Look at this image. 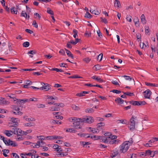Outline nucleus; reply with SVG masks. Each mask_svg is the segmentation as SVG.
<instances>
[{
	"label": "nucleus",
	"instance_id": "obj_1",
	"mask_svg": "<svg viewBox=\"0 0 158 158\" xmlns=\"http://www.w3.org/2000/svg\"><path fill=\"white\" fill-rule=\"evenodd\" d=\"M130 146L129 141H125L120 146V151L121 153H124L127 151Z\"/></svg>",
	"mask_w": 158,
	"mask_h": 158
},
{
	"label": "nucleus",
	"instance_id": "obj_2",
	"mask_svg": "<svg viewBox=\"0 0 158 158\" xmlns=\"http://www.w3.org/2000/svg\"><path fill=\"white\" fill-rule=\"evenodd\" d=\"M135 118L133 116H132V117L130 119L129 124L128 127L130 130L131 131H133L135 128Z\"/></svg>",
	"mask_w": 158,
	"mask_h": 158
},
{
	"label": "nucleus",
	"instance_id": "obj_3",
	"mask_svg": "<svg viewBox=\"0 0 158 158\" xmlns=\"http://www.w3.org/2000/svg\"><path fill=\"white\" fill-rule=\"evenodd\" d=\"M72 118L73 125H80L81 123L84 122L82 121V118H77L75 117Z\"/></svg>",
	"mask_w": 158,
	"mask_h": 158
},
{
	"label": "nucleus",
	"instance_id": "obj_4",
	"mask_svg": "<svg viewBox=\"0 0 158 158\" xmlns=\"http://www.w3.org/2000/svg\"><path fill=\"white\" fill-rule=\"evenodd\" d=\"M3 141L6 145L11 146L12 147H16L17 146V145L15 143L14 141L11 140L10 139H9L8 141H7L5 139H4V140H3Z\"/></svg>",
	"mask_w": 158,
	"mask_h": 158
},
{
	"label": "nucleus",
	"instance_id": "obj_5",
	"mask_svg": "<svg viewBox=\"0 0 158 158\" xmlns=\"http://www.w3.org/2000/svg\"><path fill=\"white\" fill-rule=\"evenodd\" d=\"M82 121L84 122L89 123H91L94 122L93 118L91 116H86L85 118H82Z\"/></svg>",
	"mask_w": 158,
	"mask_h": 158
},
{
	"label": "nucleus",
	"instance_id": "obj_6",
	"mask_svg": "<svg viewBox=\"0 0 158 158\" xmlns=\"http://www.w3.org/2000/svg\"><path fill=\"white\" fill-rule=\"evenodd\" d=\"M11 108L13 110H15L17 112L18 115H21L23 114V113L20 111V109L19 107L16 105H12Z\"/></svg>",
	"mask_w": 158,
	"mask_h": 158
},
{
	"label": "nucleus",
	"instance_id": "obj_7",
	"mask_svg": "<svg viewBox=\"0 0 158 158\" xmlns=\"http://www.w3.org/2000/svg\"><path fill=\"white\" fill-rule=\"evenodd\" d=\"M20 122V120L19 119H17V121H16V122H10L8 123V126L10 127H16L17 126H18L19 123Z\"/></svg>",
	"mask_w": 158,
	"mask_h": 158
},
{
	"label": "nucleus",
	"instance_id": "obj_8",
	"mask_svg": "<svg viewBox=\"0 0 158 158\" xmlns=\"http://www.w3.org/2000/svg\"><path fill=\"white\" fill-rule=\"evenodd\" d=\"M144 94V97L145 98H150L151 92L149 89H147L143 92Z\"/></svg>",
	"mask_w": 158,
	"mask_h": 158
},
{
	"label": "nucleus",
	"instance_id": "obj_9",
	"mask_svg": "<svg viewBox=\"0 0 158 158\" xmlns=\"http://www.w3.org/2000/svg\"><path fill=\"white\" fill-rule=\"evenodd\" d=\"M18 101L17 104H19L20 105H22L24 104L26 102L28 101L29 100L27 99H19Z\"/></svg>",
	"mask_w": 158,
	"mask_h": 158
},
{
	"label": "nucleus",
	"instance_id": "obj_10",
	"mask_svg": "<svg viewBox=\"0 0 158 158\" xmlns=\"http://www.w3.org/2000/svg\"><path fill=\"white\" fill-rule=\"evenodd\" d=\"M46 84L47 85H45L40 87V89L41 90L44 89L45 91H47L50 89H51V87L49 85V84Z\"/></svg>",
	"mask_w": 158,
	"mask_h": 158
},
{
	"label": "nucleus",
	"instance_id": "obj_11",
	"mask_svg": "<svg viewBox=\"0 0 158 158\" xmlns=\"http://www.w3.org/2000/svg\"><path fill=\"white\" fill-rule=\"evenodd\" d=\"M153 151H151L150 150H148L146 151L145 152V156H146L147 155L150 156L151 157H153L155 155V153H153Z\"/></svg>",
	"mask_w": 158,
	"mask_h": 158
},
{
	"label": "nucleus",
	"instance_id": "obj_12",
	"mask_svg": "<svg viewBox=\"0 0 158 158\" xmlns=\"http://www.w3.org/2000/svg\"><path fill=\"white\" fill-rule=\"evenodd\" d=\"M77 135H78L80 136L81 137H85V138H90V135H91L90 134H89L88 133H78Z\"/></svg>",
	"mask_w": 158,
	"mask_h": 158
},
{
	"label": "nucleus",
	"instance_id": "obj_13",
	"mask_svg": "<svg viewBox=\"0 0 158 158\" xmlns=\"http://www.w3.org/2000/svg\"><path fill=\"white\" fill-rule=\"evenodd\" d=\"M110 139V137H106L105 136H102V139L100 140H101V142L106 143L110 142V140H109V139Z\"/></svg>",
	"mask_w": 158,
	"mask_h": 158
},
{
	"label": "nucleus",
	"instance_id": "obj_14",
	"mask_svg": "<svg viewBox=\"0 0 158 158\" xmlns=\"http://www.w3.org/2000/svg\"><path fill=\"white\" fill-rule=\"evenodd\" d=\"M115 101L119 104H122L124 101L121 98L118 97L115 100Z\"/></svg>",
	"mask_w": 158,
	"mask_h": 158
},
{
	"label": "nucleus",
	"instance_id": "obj_15",
	"mask_svg": "<svg viewBox=\"0 0 158 158\" xmlns=\"http://www.w3.org/2000/svg\"><path fill=\"white\" fill-rule=\"evenodd\" d=\"M114 6L115 7L119 8L120 6V3L118 0H115L114 2Z\"/></svg>",
	"mask_w": 158,
	"mask_h": 158
},
{
	"label": "nucleus",
	"instance_id": "obj_16",
	"mask_svg": "<svg viewBox=\"0 0 158 158\" xmlns=\"http://www.w3.org/2000/svg\"><path fill=\"white\" fill-rule=\"evenodd\" d=\"M118 153V150L117 149H115L114 150V152L112 153L111 156L112 157H114L117 156Z\"/></svg>",
	"mask_w": 158,
	"mask_h": 158
},
{
	"label": "nucleus",
	"instance_id": "obj_17",
	"mask_svg": "<svg viewBox=\"0 0 158 158\" xmlns=\"http://www.w3.org/2000/svg\"><path fill=\"white\" fill-rule=\"evenodd\" d=\"M15 6L12 7L10 8V11L11 12L12 14L16 15L17 14V10L15 9Z\"/></svg>",
	"mask_w": 158,
	"mask_h": 158
},
{
	"label": "nucleus",
	"instance_id": "obj_18",
	"mask_svg": "<svg viewBox=\"0 0 158 158\" xmlns=\"http://www.w3.org/2000/svg\"><path fill=\"white\" fill-rule=\"evenodd\" d=\"M145 84L146 85L148 86H154V87H158V85L157 84H153V83H148L147 82H145Z\"/></svg>",
	"mask_w": 158,
	"mask_h": 158
},
{
	"label": "nucleus",
	"instance_id": "obj_19",
	"mask_svg": "<svg viewBox=\"0 0 158 158\" xmlns=\"http://www.w3.org/2000/svg\"><path fill=\"white\" fill-rule=\"evenodd\" d=\"M141 19V21L143 24H145L146 23V20L145 19V16L144 15L142 14L140 17Z\"/></svg>",
	"mask_w": 158,
	"mask_h": 158
},
{
	"label": "nucleus",
	"instance_id": "obj_20",
	"mask_svg": "<svg viewBox=\"0 0 158 158\" xmlns=\"http://www.w3.org/2000/svg\"><path fill=\"white\" fill-rule=\"evenodd\" d=\"M73 110H79L80 109V108L74 104H73L71 106Z\"/></svg>",
	"mask_w": 158,
	"mask_h": 158
},
{
	"label": "nucleus",
	"instance_id": "obj_21",
	"mask_svg": "<svg viewBox=\"0 0 158 158\" xmlns=\"http://www.w3.org/2000/svg\"><path fill=\"white\" fill-rule=\"evenodd\" d=\"M86 113H92L94 112V110L93 108H87L85 110Z\"/></svg>",
	"mask_w": 158,
	"mask_h": 158
},
{
	"label": "nucleus",
	"instance_id": "obj_22",
	"mask_svg": "<svg viewBox=\"0 0 158 158\" xmlns=\"http://www.w3.org/2000/svg\"><path fill=\"white\" fill-rule=\"evenodd\" d=\"M17 128V129L16 131V134L17 136H18L21 135L22 134V131L21 129Z\"/></svg>",
	"mask_w": 158,
	"mask_h": 158
},
{
	"label": "nucleus",
	"instance_id": "obj_23",
	"mask_svg": "<svg viewBox=\"0 0 158 158\" xmlns=\"http://www.w3.org/2000/svg\"><path fill=\"white\" fill-rule=\"evenodd\" d=\"M66 131L67 132H76V131L73 128H69L66 130Z\"/></svg>",
	"mask_w": 158,
	"mask_h": 158
},
{
	"label": "nucleus",
	"instance_id": "obj_24",
	"mask_svg": "<svg viewBox=\"0 0 158 158\" xmlns=\"http://www.w3.org/2000/svg\"><path fill=\"white\" fill-rule=\"evenodd\" d=\"M52 123L54 124H61V122H59L58 120L52 119Z\"/></svg>",
	"mask_w": 158,
	"mask_h": 158
},
{
	"label": "nucleus",
	"instance_id": "obj_25",
	"mask_svg": "<svg viewBox=\"0 0 158 158\" xmlns=\"http://www.w3.org/2000/svg\"><path fill=\"white\" fill-rule=\"evenodd\" d=\"M6 97H9L10 98L14 99L15 98V94H10V95L8 94H7L6 95Z\"/></svg>",
	"mask_w": 158,
	"mask_h": 158
},
{
	"label": "nucleus",
	"instance_id": "obj_26",
	"mask_svg": "<svg viewBox=\"0 0 158 158\" xmlns=\"http://www.w3.org/2000/svg\"><path fill=\"white\" fill-rule=\"evenodd\" d=\"M47 12L48 14L51 15H54L53 11L48 8L47 9Z\"/></svg>",
	"mask_w": 158,
	"mask_h": 158
},
{
	"label": "nucleus",
	"instance_id": "obj_27",
	"mask_svg": "<svg viewBox=\"0 0 158 158\" xmlns=\"http://www.w3.org/2000/svg\"><path fill=\"white\" fill-rule=\"evenodd\" d=\"M123 94L126 95H127L129 96H132L134 95V93H130L129 92H123Z\"/></svg>",
	"mask_w": 158,
	"mask_h": 158
},
{
	"label": "nucleus",
	"instance_id": "obj_28",
	"mask_svg": "<svg viewBox=\"0 0 158 158\" xmlns=\"http://www.w3.org/2000/svg\"><path fill=\"white\" fill-rule=\"evenodd\" d=\"M69 78H82V77L77 75H75L69 77Z\"/></svg>",
	"mask_w": 158,
	"mask_h": 158
},
{
	"label": "nucleus",
	"instance_id": "obj_29",
	"mask_svg": "<svg viewBox=\"0 0 158 158\" xmlns=\"http://www.w3.org/2000/svg\"><path fill=\"white\" fill-rule=\"evenodd\" d=\"M4 99L3 98V100H0V104H6L9 103L8 102L4 100Z\"/></svg>",
	"mask_w": 158,
	"mask_h": 158
},
{
	"label": "nucleus",
	"instance_id": "obj_30",
	"mask_svg": "<svg viewBox=\"0 0 158 158\" xmlns=\"http://www.w3.org/2000/svg\"><path fill=\"white\" fill-rule=\"evenodd\" d=\"M93 137L94 138V140L98 139H102V136H101L94 135L93 136Z\"/></svg>",
	"mask_w": 158,
	"mask_h": 158
},
{
	"label": "nucleus",
	"instance_id": "obj_31",
	"mask_svg": "<svg viewBox=\"0 0 158 158\" xmlns=\"http://www.w3.org/2000/svg\"><path fill=\"white\" fill-rule=\"evenodd\" d=\"M53 106L55 108V110L56 111H59L60 110V108L58 103L54 104Z\"/></svg>",
	"mask_w": 158,
	"mask_h": 158
},
{
	"label": "nucleus",
	"instance_id": "obj_32",
	"mask_svg": "<svg viewBox=\"0 0 158 158\" xmlns=\"http://www.w3.org/2000/svg\"><path fill=\"white\" fill-rule=\"evenodd\" d=\"M24 125L27 127H31L34 125V123H31V122H29V123H24Z\"/></svg>",
	"mask_w": 158,
	"mask_h": 158
},
{
	"label": "nucleus",
	"instance_id": "obj_33",
	"mask_svg": "<svg viewBox=\"0 0 158 158\" xmlns=\"http://www.w3.org/2000/svg\"><path fill=\"white\" fill-rule=\"evenodd\" d=\"M29 43L27 41L24 42L23 44V47L25 48L28 47L29 46Z\"/></svg>",
	"mask_w": 158,
	"mask_h": 158
},
{
	"label": "nucleus",
	"instance_id": "obj_34",
	"mask_svg": "<svg viewBox=\"0 0 158 158\" xmlns=\"http://www.w3.org/2000/svg\"><path fill=\"white\" fill-rule=\"evenodd\" d=\"M96 80L99 83H102L104 82V81L103 80L101 79L99 76L97 77V78Z\"/></svg>",
	"mask_w": 158,
	"mask_h": 158
},
{
	"label": "nucleus",
	"instance_id": "obj_35",
	"mask_svg": "<svg viewBox=\"0 0 158 158\" xmlns=\"http://www.w3.org/2000/svg\"><path fill=\"white\" fill-rule=\"evenodd\" d=\"M40 146V141L39 140L35 144V146H33V148H39Z\"/></svg>",
	"mask_w": 158,
	"mask_h": 158
},
{
	"label": "nucleus",
	"instance_id": "obj_36",
	"mask_svg": "<svg viewBox=\"0 0 158 158\" xmlns=\"http://www.w3.org/2000/svg\"><path fill=\"white\" fill-rule=\"evenodd\" d=\"M90 11L91 13L94 14L95 15H98L100 14V12L98 11L95 10H92V12H91V10H90Z\"/></svg>",
	"mask_w": 158,
	"mask_h": 158
},
{
	"label": "nucleus",
	"instance_id": "obj_37",
	"mask_svg": "<svg viewBox=\"0 0 158 158\" xmlns=\"http://www.w3.org/2000/svg\"><path fill=\"white\" fill-rule=\"evenodd\" d=\"M84 61L85 62L87 63H88L90 61L91 59L89 57H86L84 58L83 59Z\"/></svg>",
	"mask_w": 158,
	"mask_h": 158
},
{
	"label": "nucleus",
	"instance_id": "obj_38",
	"mask_svg": "<svg viewBox=\"0 0 158 158\" xmlns=\"http://www.w3.org/2000/svg\"><path fill=\"white\" fill-rule=\"evenodd\" d=\"M17 128L16 127H14L12 129V130L10 131L12 133H14L15 134H16V131H17Z\"/></svg>",
	"mask_w": 158,
	"mask_h": 158
},
{
	"label": "nucleus",
	"instance_id": "obj_39",
	"mask_svg": "<svg viewBox=\"0 0 158 158\" xmlns=\"http://www.w3.org/2000/svg\"><path fill=\"white\" fill-rule=\"evenodd\" d=\"M66 53H67V54L68 56L70 57L72 59H74L73 56V55L71 53L70 51H69V52H67Z\"/></svg>",
	"mask_w": 158,
	"mask_h": 158
},
{
	"label": "nucleus",
	"instance_id": "obj_40",
	"mask_svg": "<svg viewBox=\"0 0 158 158\" xmlns=\"http://www.w3.org/2000/svg\"><path fill=\"white\" fill-rule=\"evenodd\" d=\"M92 17V16L87 11L86 13L85 14V17L88 18H90Z\"/></svg>",
	"mask_w": 158,
	"mask_h": 158
},
{
	"label": "nucleus",
	"instance_id": "obj_41",
	"mask_svg": "<svg viewBox=\"0 0 158 158\" xmlns=\"http://www.w3.org/2000/svg\"><path fill=\"white\" fill-rule=\"evenodd\" d=\"M89 129H91L89 131V132H92L94 133H97V131L96 130L95 128H92L91 127H89Z\"/></svg>",
	"mask_w": 158,
	"mask_h": 158
},
{
	"label": "nucleus",
	"instance_id": "obj_42",
	"mask_svg": "<svg viewBox=\"0 0 158 158\" xmlns=\"http://www.w3.org/2000/svg\"><path fill=\"white\" fill-rule=\"evenodd\" d=\"M48 97L47 98L48 99V100H49V101H52V100H57V98H53L52 97V96H47Z\"/></svg>",
	"mask_w": 158,
	"mask_h": 158
},
{
	"label": "nucleus",
	"instance_id": "obj_43",
	"mask_svg": "<svg viewBox=\"0 0 158 158\" xmlns=\"http://www.w3.org/2000/svg\"><path fill=\"white\" fill-rule=\"evenodd\" d=\"M73 32L74 33V34L73 35V37L75 38H76V36L77 35V30H76L75 29H74L73 30Z\"/></svg>",
	"mask_w": 158,
	"mask_h": 158
},
{
	"label": "nucleus",
	"instance_id": "obj_44",
	"mask_svg": "<svg viewBox=\"0 0 158 158\" xmlns=\"http://www.w3.org/2000/svg\"><path fill=\"white\" fill-rule=\"evenodd\" d=\"M117 136L115 135H112L111 134V137H110V139H109V140H113L114 139H115L117 138Z\"/></svg>",
	"mask_w": 158,
	"mask_h": 158
},
{
	"label": "nucleus",
	"instance_id": "obj_45",
	"mask_svg": "<svg viewBox=\"0 0 158 158\" xmlns=\"http://www.w3.org/2000/svg\"><path fill=\"white\" fill-rule=\"evenodd\" d=\"M21 16H23L25 18H27V14L25 12H24L23 11H22Z\"/></svg>",
	"mask_w": 158,
	"mask_h": 158
},
{
	"label": "nucleus",
	"instance_id": "obj_46",
	"mask_svg": "<svg viewBox=\"0 0 158 158\" xmlns=\"http://www.w3.org/2000/svg\"><path fill=\"white\" fill-rule=\"evenodd\" d=\"M105 125V124L104 123L102 122H100L98 124V125L97 126V128H100L101 127L104 126Z\"/></svg>",
	"mask_w": 158,
	"mask_h": 158
},
{
	"label": "nucleus",
	"instance_id": "obj_47",
	"mask_svg": "<svg viewBox=\"0 0 158 158\" xmlns=\"http://www.w3.org/2000/svg\"><path fill=\"white\" fill-rule=\"evenodd\" d=\"M59 65L61 67H64L65 68H67L68 67V66L67 65V64L64 63H60L59 64Z\"/></svg>",
	"mask_w": 158,
	"mask_h": 158
},
{
	"label": "nucleus",
	"instance_id": "obj_48",
	"mask_svg": "<svg viewBox=\"0 0 158 158\" xmlns=\"http://www.w3.org/2000/svg\"><path fill=\"white\" fill-rule=\"evenodd\" d=\"M95 68L96 70H98L100 69V66L99 64H97L95 65L94 67Z\"/></svg>",
	"mask_w": 158,
	"mask_h": 158
},
{
	"label": "nucleus",
	"instance_id": "obj_49",
	"mask_svg": "<svg viewBox=\"0 0 158 158\" xmlns=\"http://www.w3.org/2000/svg\"><path fill=\"white\" fill-rule=\"evenodd\" d=\"M100 19L101 20V21L103 23H104L105 24L107 23L108 22L106 19L105 18L103 19L102 17H101Z\"/></svg>",
	"mask_w": 158,
	"mask_h": 158
},
{
	"label": "nucleus",
	"instance_id": "obj_50",
	"mask_svg": "<svg viewBox=\"0 0 158 158\" xmlns=\"http://www.w3.org/2000/svg\"><path fill=\"white\" fill-rule=\"evenodd\" d=\"M116 122L118 124L120 123H122L123 124L125 123L124 122V120L123 119L118 120Z\"/></svg>",
	"mask_w": 158,
	"mask_h": 158
},
{
	"label": "nucleus",
	"instance_id": "obj_51",
	"mask_svg": "<svg viewBox=\"0 0 158 158\" xmlns=\"http://www.w3.org/2000/svg\"><path fill=\"white\" fill-rule=\"evenodd\" d=\"M76 95L79 97H81L85 96V95L83 94L82 93V92H81L80 93L77 94Z\"/></svg>",
	"mask_w": 158,
	"mask_h": 158
},
{
	"label": "nucleus",
	"instance_id": "obj_52",
	"mask_svg": "<svg viewBox=\"0 0 158 158\" xmlns=\"http://www.w3.org/2000/svg\"><path fill=\"white\" fill-rule=\"evenodd\" d=\"M62 150L61 149H60V151H59V152H58L59 153V154H58V155L61 156H65L66 155H65L64 153H63L62 152Z\"/></svg>",
	"mask_w": 158,
	"mask_h": 158
},
{
	"label": "nucleus",
	"instance_id": "obj_53",
	"mask_svg": "<svg viewBox=\"0 0 158 158\" xmlns=\"http://www.w3.org/2000/svg\"><path fill=\"white\" fill-rule=\"evenodd\" d=\"M133 103H132V105L133 106H139V101H134Z\"/></svg>",
	"mask_w": 158,
	"mask_h": 158
},
{
	"label": "nucleus",
	"instance_id": "obj_54",
	"mask_svg": "<svg viewBox=\"0 0 158 158\" xmlns=\"http://www.w3.org/2000/svg\"><path fill=\"white\" fill-rule=\"evenodd\" d=\"M36 51L34 50H30L28 52V54H36Z\"/></svg>",
	"mask_w": 158,
	"mask_h": 158
},
{
	"label": "nucleus",
	"instance_id": "obj_55",
	"mask_svg": "<svg viewBox=\"0 0 158 158\" xmlns=\"http://www.w3.org/2000/svg\"><path fill=\"white\" fill-rule=\"evenodd\" d=\"M46 138L47 139L49 140H52L54 139V136H48L46 137Z\"/></svg>",
	"mask_w": 158,
	"mask_h": 158
},
{
	"label": "nucleus",
	"instance_id": "obj_56",
	"mask_svg": "<svg viewBox=\"0 0 158 158\" xmlns=\"http://www.w3.org/2000/svg\"><path fill=\"white\" fill-rule=\"evenodd\" d=\"M111 133L110 132H107L106 133H105L104 134V135L105 136H107V137H111Z\"/></svg>",
	"mask_w": 158,
	"mask_h": 158
},
{
	"label": "nucleus",
	"instance_id": "obj_57",
	"mask_svg": "<svg viewBox=\"0 0 158 158\" xmlns=\"http://www.w3.org/2000/svg\"><path fill=\"white\" fill-rule=\"evenodd\" d=\"M111 92H112L116 93V94H119L121 93V91L120 90H117L116 89H113L112 90Z\"/></svg>",
	"mask_w": 158,
	"mask_h": 158
},
{
	"label": "nucleus",
	"instance_id": "obj_58",
	"mask_svg": "<svg viewBox=\"0 0 158 158\" xmlns=\"http://www.w3.org/2000/svg\"><path fill=\"white\" fill-rule=\"evenodd\" d=\"M32 25H33V26L35 28H37L38 27V24L35 20H34L33 21Z\"/></svg>",
	"mask_w": 158,
	"mask_h": 158
},
{
	"label": "nucleus",
	"instance_id": "obj_59",
	"mask_svg": "<svg viewBox=\"0 0 158 158\" xmlns=\"http://www.w3.org/2000/svg\"><path fill=\"white\" fill-rule=\"evenodd\" d=\"M67 47L69 48H71L72 46L70 42H68L66 45Z\"/></svg>",
	"mask_w": 158,
	"mask_h": 158
},
{
	"label": "nucleus",
	"instance_id": "obj_60",
	"mask_svg": "<svg viewBox=\"0 0 158 158\" xmlns=\"http://www.w3.org/2000/svg\"><path fill=\"white\" fill-rule=\"evenodd\" d=\"M25 31L27 32V33H29L30 34H32V33H33V32L32 31V30H31L29 29H25Z\"/></svg>",
	"mask_w": 158,
	"mask_h": 158
},
{
	"label": "nucleus",
	"instance_id": "obj_61",
	"mask_svg": "<svg viewBox=\"0 0 158 158\" xmlns=\"http://www.w3.org/2000/svg\"><path fill=\"white\" fill-rule=\"evenodd\" d=\"M13 157H14L15 158H19V156L15 153H12Z\"/></svg>",
	"mask_w": 158,
	"mask_h": 158
},
{
	"label": "nucleus",
	"instance_id": "obj_62",
	"mask_svg": "<svg viewBox=\"0 0 158 158\" xmlns=\"http://www.w3.org/2000/svg\"><path fill=\"white\" fill-rule=\"evenodd\" d=\"M37 137L39 139H40L41 140H44L46 138V137H44V136L42 135L40 136H37Z\"/></svg>",
	"mask_w": 158,
	"mask_h": 158
},
{
	"label": "nucleus",
	"instance_id": "obj_63",
	"mask_svg": "<svg viewBox=\"0 0 158 158\" xmlns=\"http://www.w3.org/2000/svg\"><path fill=\"white\" fill-rule=\"evenodd\" d=\"M84 35L85 36H87V37H89L91 35V33H89L88 32L86 31Z\"/></svg>",
	"mask_w": 158,
	"mask_h": 158
},
{
	"label": "nucleus",
	"instance_id": "obj_64",
	"mask_svg": "<svg viewBox=\"0 0 158 158\" xmlns=\"http://www.w3.org/2000/svg\"><path fill=\"white\" fill-rule=\"evenodd\" d=\"M37 105V107L39 108H44L45 107V105L43 104H40L39 105Z\"/></svg>",
	"mask_w": 158,
	"mask_h": 158
}]
</instances>
